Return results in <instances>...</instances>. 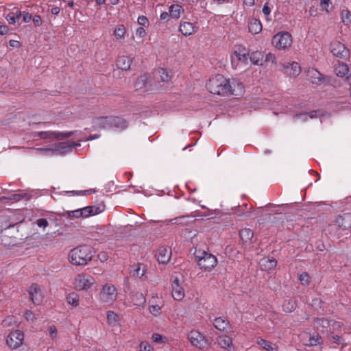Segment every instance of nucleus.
<instances>
[{
  "mask_svg": "<svg viewBox=\"0 0 351 351\" xmlns=\"http://www.w3.org/2000/svg\"><path fill=\"white\" fill-rule=\"evenodd\" d=\"M315 327L318 329L324 332L325 328H330V330H331V327L332 329H335V323L334 322H329L328 320L322 318L317 319L315 323Z\"/></svg>",
  "mask_w": 351,
  "mask_h": 351,
  "instance_id": "26",
  "label": "nucleus"
},
{
  "mask_svg": "<svg viewBox=\"0 0 351 351\" xmlns=\"http://www.w3.org/2000/svg\"><path fill=\"white\" fill-rule=\"evenodd\" d=\"M29 293L32 301L34 304H39L42 300V294L40 289L37 285H32L29 291Z\"/></svg>",
  "mask_w": 351,
  "mask_h": 351,
  "instance_id": "19",
  "label": "nucleus"
},
{
  "mask_svg": "<svg viewBox=\"0 0 351 351\" xmlns=\"http://www.w3.org/2000/svg\"><path fill=\"white\" fill-rule=\"evenodd\" d=\"M331 226L341 228L343 230L349 228L351 227V214L346 213L343 215H340L336 218L333 223L330 225Z\"/></svg>",
  "mask_w": 351,
  "mask_h": 351,
  "instance_id": "14",
  "label": "nucleus"
},
{
  "mask_svg": "<svg viewBox=\"0 0 351 351\" xmlns=\"http://www.w3.org/2000/svg\"><path fill=\"white\" fill-rule=\"evenodd\" d=\"M125 34L126 29L123 25H119L115 27L114 30V35L117 39H123L125 38Z\"/></svg>",
  "mask_w": 351,
  "mask_h": 351,
  "instance_id": "38",
  "label": "nucleus"
},
{
  "mask_svg": "<svg viewBox=\"0 0 351 351\" xmlns=\"http://www.w3.org/2000/svg\"><path fill=\"white\" fill-rule=\"evenodd\" d=\"M320 115V112L319 111H313L309 113H304L297 114L295 117V119L296 121L303 122L307 121L308 119H313V117H317Z\"/></svg>",
  "mask_w": 351,
  "mask_h": 351,
  "instance_id": "32",
  "label": "nucleus"
},
{
  "mask_svg": "<svg viewBox=\"0 0 351 351\" xmlns=\"http://www.w3.org/2000/svg\"><path fill=\"white\" fill-rule=\"evenodd\" d=\"M197 29V27H196L195 25H193V23L189 22L181 23L180 25V31L185 36L192 35L196 32Z\"/></svg>",
  "mask_w": 351,
  "mask_h": 351,
  "instance_id": "22",
  "label": "nucleus"
},
{
  "mask_svg": "<svg viewBox=\"0 0 351 351\" xmlns=\"http://www.w3.org/2000/svg\"><path fill=\"white\" fill-rule=\"evenodd\" d=\"M322 341L321 337L318 335H309L308 341L305 342L306 345L309 346H316Z\"/></svg>",
  "mask_w": 351,
  "mask_h": 351,
  "instance_id": "43",
  "label": "nucleus"
},
{
  "mask_svg": "<svg viewBox=\"0 0 351 351\" xmlns=\"http://www.w3.org/2000/svg\"><path fill=\"white\" fill-rule=\"evenodd\" d=\"M32 19L36 27H40L42 25V19L39 15H34Z\"/></svg>",
  "mask_w": 351,
  "mask_h": 351,
  "instance_id": "57",
  "label": "nucleus"
},
{
  "mask_svg": "<svg viewBox=\"0 0 351 351\" xmlns=\"http://www.w3.org/2000/svg\"><path fill=\"white\" fill-rule=\"evenodd\" d=\"M5 18L10 24L14 25L19 22L21 18V11L19 10H16L10 12L7 14Z\"/></svg>",
  "mask_w": 351,
  "mask_h": 351,
  "instance_id": "34",
  "label": "nucleus"
},
{
  "mask_svg": "<svg viewBox=\"0 0 351 351\" xmlns=\"http://www.w3.org/2000/svg\"><path fill=\"white\" fill-rule=\"evenodd\" d=\"M9 44L12 47H20V43L17 40H10L9 42Z\"/></svg>",
  "mask_w": 351,
  "mask_h": 351,
  "instance_id": "64",
  "label": "nucleus"
},
{
  "mask_svg": "<svg viewBox=\"0 0 351 351\" xmlns=\"http://www.w3.org/2000/svg\"><path fill=\"white\" fill-rule=\"evenodd\" d=\"M38 227L45 228L48 226L49 223L45 219H38L36 221Z\"/></svg>",
  "mask_w": 351,
  "mask_h": 351,
  "instance_id": "55",
  "label": "nucleus"
},
{
  "mask_svg": "<svg viewBox=\"0 0 351 351\" xmlns=\"http://www.w3.org/2000/svg\"><path fill=\"white\" fill-rule=\"evenodd\" d=\"M188 339L193 346L202 350L210 344L208 339L197 330H191L188 335Z\"/></svg>",
  "mask_w": 351,
  "mask_h": 351,
  "instance_id": "8",
  "label": "nucleus"
},
{
  "mask_svg": "<svg viewBox=\"0 0 351 351\" xmlns=\"http://www.w3.org/2000/svg\"><path fill=\"white\" fill-rule=\"evenodd\" d=\"M307 76L313 84H319L323 81L322 75L316 69H308L306 71Z\"/></svg>",
  "mask_w": 351,
  "mask_h": 351,
  "instance_id": "23",
  "label": "nucleus"
},
{
  "mask_svg": "<svg viewBox=\"0 0 351 351\" xmlns=\"http://www.w3.org/2000/svg\"><path fill=\"white\" fill-rule=\"evenodd\" d=\"M24 317L27 321L33 322L36 319L35 316L32 311L27 310L24 313Z\"/></svg>",
  "mask_w": 351,
  "mask_h": 351,
  "instance_id": "53",
  "label": "nucleus"
},
{
  "mask_svg": "<svg viewBox=\"0 0 351 351\" xmlns=\"http://www.w3.org/2000/svg\"><path fill=\"white\" fill-rule=\"evenodd\" d=\"M91 247L80 245L71 250L69 254V260L73 265H85L92 259Z\"/></svg>",
  "mask_w": 351,
  "mask_h": 351,
  "instance_id": "2",
  "label": "nucleus"
},
{
  "mask_svg": "<svg viewBox=\"0 0 351 351\" xmlns=\"http://www.w3.org/2000/svg\"><path fill=\"white\" fill-rule=\"evenodd\" d=\"M261 267L264 270H270L276 266V261L274 258H263L260 262Z\"/></svg>",
  "mask_w": 351,
  "mask_h": 351,
  "instance_id": "31",
  "label": "nucleus"
},
{
  "mask_svg": "<svg viewBox=\"0 0 351 351\" xmlns=\"http://www.w3.org/2000/svg\"><path fill=\"white\" fill-rule=\"evenodd\" d=\"M138 23L141 25L145 26L148 24V19L145 16H141L138 18Z\"/></svg>",
  "mask_w": 351,
  "mask_h": 351,
  "instance_id": "59",
  "label": "nucleus"
},
{
  "mask_svg": "<svg viewBox=\"0 0 351 351\" xmlns=\"http://www.w3.org/2000/svg\"><path fill=\"white\" fill-rule=\"evenodd\" d=\"M24 334L19 330L11 332L7 339L6 343L12 349L19 348L23 343Z\"/></svg>",
  "mask_w": 351,
  "mask_h": 351,
  "instance_id": "9",
  "label": "nucleus"
},
{
  "mask_svg": "<svg viewBox=\"0 0 351 351\" xmlns=\"http://www.w3.org/2000/svg\"><path fill=\"white\" fill-rule=\"evenodd\" d=\"M183 277L176 274L172 277V297L176 300H182L185 296Z\"/></svg>",
  "mask_w": 351,
  "mask_h": 351,
  "instance_id": "7",
  "label": "nucleus"
},
{
  "mask_svg": "<svg viewBox=\"0 0 351 351\" xmlns=\"http://www.w3.org/2000/svg\"><path fill=\"white\" fill-rule=\"evenodd\" d=\"M21 17L23 18V21L25 23H29L32 18V16L30 13L26 11L21 12Z\"/></svg>",
  "mask_w": 351,
  "mask_h": 351,
  "instance_id": "48",
  "label": "nucleus"
},
{
  "mask_svg": "<svg viewBox=\"0 0 351 351\" xmlns=\"http://www.w3.org/2000/svg\"><path fill=\"white\" fill-rule=\"evenodd\" d=\"M164 306V301L158 296H153L149 300V311L153 315L157 317L161 313V309Z\"/></svg>",
  "mask_w": 351,
  "mask_h": 351,
  "instance_id": "13",
  "label": "nucleus"
},
{
  "mask_svg": "<svg viewBox=\"0 0 351 351\" xmlns=\"http://www.w3.org/2000/svg\"><path fill=\"white\" fill-rule=\"evenodd\" d=\"M270 12H271L270 8L268 7V5H267V4H265V5H264L263 8V14H264L266 16H269V15Z\"/></svg>",
  "mask_w": 351,
  "mask_h": 351,
  "instance_id": "63",
  "label": "nucleus"
},
{
  "mask_svg": "<svg viewBox=\"0 0 351 351\" xmlns=\"http://www.w3.org/2000/svg\"><path fill=\"white\" fill-rule=\"evenodd\" d=\"M68 216L69 217H75L78 218L80 217H83V214L81 209H77L75 210L70 211L68 213Z\"/></svg>",
  "mask_w": 351,
  "mask_h": 351,
  "instance_id": "49",
  "label": "nucleus"
},
{
  "mask_svg": "<svg viewBox=\"0 0 351 351\" xmlns=\"http://www.w3.org/2000/svg\"><path fill=\"white\" fill-rule=\"evenodd\" d=\"M49 334L51 337L52 339H55L57 335V328L54 326H51L49 328Z\"/></svg>",
  "mask_w": 351,
  "mask_h": 351,
  "instance_id": "58",
  "label": "nucleus"
},
{
  "mask_svg": "<svg viewBox=\"0 0 351 351\" xmlns=\"http://www.w3.org/2000/svg\"><path fill=\"white\" fill-rule=\"evenodd\" d=\"M171 17L170 16V12H164L162 13H161L160 16V18L162 21H168L169 20V18Z\"/></svg>",
  "mask_w": 351,
  "mask_h": 351,
  "instance_id": "60",
  "label": "nucleus"
},
{
  "mask_svg": "<svg viewBox=\"0 0 351 351\" xmlns=\"http://www.w3.org/2000/svg\"><path fill=\"white\" fill-rule=\"evenodd\" d=\"M145 35H146V32H145V30L144 29V28L138 27L136 29V36L138 38L143 39L145 36Z\"/></svg>",
  "mask_w": 351,
  "mask_h": 351,
  "instance_id": "54",
  "label": "nucleus"
},
{
  "mask_svg": "<svg viewBox=\"0 0 351 351\" xmlns=\"http://www.w3.org/2000/svg\"><path fill=\"white\" fill-rule=\"evenodd\" d=\"M152 339L154 343H162L166 341V338L158 333L153 334Z\"/></svg>",
  "mask_w": 351,
  "mask_h": 351,
  "instance_id": "46",
  "label": "nucleus"
},
{
  "mask_svg": "<svg viewBox=\"0 0 351 351\" xmlns=\"http://www.w3.org/2000/svg\"><path fill=\"white\" fill-rule=\"evenodd\" d=\"M330 4V0H320L321 8L327 12L328 11V8H329Z\"/></svg>",
  "mask_w": 351,
  "mask_h": 351,
  "instance_id": "56",
  "label": "nucleus"
},
{
  "mask_svg": "<svg viewBox=\"0 0 351 351\" xmlns=\"http://www.w3.org/2000/svg\"><path fill=\"white\" fill-rule=\"evenodd\" d=\"M171 256V250L167 247H161L158 249L156 258L158 263L162 264L167 263Z\"/></svg>",
  "mask_w": 351,
  "mask_h": 351,
  "instance_id": "16",
  "label": "nucleus"
},
{
  "mask_svg": "<svg viewBox=\"0 0 351 351\" xmlns=\"http://www.w3.org/2000/svg\"><path fill=\"white\" fill-rule=\"evenodd\" d=\"M250 60L253 64L263 65L265 63L264 54L262 51H256L250 54Z\"/></svg>",
  "mask_w": 351,
  "mask_h": 351,
  "instance_id": "28",
  "label": "nucleus"
},
{
  "mask_svg": "<svg viewBox=\"0 0 351 351\" xmlns=\"http://www.w3.org/2000/svg\"><path fill=\"white\" fill-rule=\"evenodd\" d=\"M132 59L128 56H121L117 58V66L119 69L128 71L130 69Z\"/></svg>",
  "mask_w": 351,
  "mask_h": 351,
  "instance_id": "20",
  "label": "nucleus"
},
{
  "mask_svg": "<svg viewBox=\"0 0 351 351\" xmlns=\"http://www.w3.org/2000/svg\"><path fill=\"white\" fill-rule=\"evenodd\" d=\"M30 197H31V195L29 193H25V192H19V193L12 194V195H10L9 199L10 200L17 202L22 199H29Z\"/></svg>",
  "mask_w": 351,
  "mask_h": 351,
  "instance_id": "42",
  "label": "nucleus"
},
{
  "mask_svg": "<svg viewBox=\"0 0 351 351\" xmlns=\"http://www.w3.org/2000/svg\"><path fill=\"white\" fill-rule=\"evenodd\" d=\"M95 129H110L112 127L111 117H99L93 120Z\"/></svg>",
  "mask_w": 351,
  "mask_h": 351,
  "instance_id": "17",
  "label": "nucleus"
},
{
  "mask_svg": "<svg viewBox=\"0 0 351 351\" xmlns=\"http://www.w3.org/2000/svg\"><path fill=\"white\" fill-rule=\"evenodd\" d=\"M73 134V132H40L38 136L42 139H47L49 141H59L70 137Z\"/></svg>",
  "mask_w": 351,
  "mask_h": 351,
  "instance_id": "11",
  "label": "nucleus"
},
{
  "mask_svg": "<svg viewBox=\"0 0 351 351\" xmlns=\"http://www.w3.org/2000/svg\"><path fill=\"white\" fill-rule=\"evenodd\" d=\"M213 324L216 329L220 331H226L229 328V322L225 317H216L213 320Z\"/></svg>",
  "mask_w": 351,
  "mask_h": 351,
  "instance_id": "24",
  "label": "nucleus"
},
{
  "mask_svg": "<svg viewBox=\"0 0 351 351\" xmlns=\"http://www.w3.org/2000/svg\"><path fill=\"white\" fill-rule=\"evenodd\" d=\"M195 257L200 269L205 271H210L217 263L215 256L205 251L196 252Z\"/></svg>",
  "mask_w": 351,
  "mask_h": 351,
  "instance_id": "4",
  "label": "nucleus"
},
{
  "mask_svg": "<svg viewBox=\"0 0 351 351\" xmlns=\"http://www.w3.org/2000/svg\"><path fill=\"white\" fill-rule=\"evenodd\" d=\"M248 29L252 34H257L262 30V24L259 20L252 18L248 21Z\"/></svg>",
  "mask_w": 351,
  "mask_h": 351,
  "instance_id": "25",
  "label": "nucleus"
},
{
  "mask_svg": "<svg viewBox=\"0 0 351 351\" xmlns=\"http://www.w3.org/2000/svg\"><path fill=\"white\" fill-rule=\"evenodd\" d=\"M66 300L69 304H71L74 307H76L79 305V303H80L79 295L75 292L69 293L66 295Z\"/></svg>",
  "mask_w": 351,
  "mask_h": 351,
  "instance_id": "37",
  "label": "nucleus"
},
{
  "mask_svg": "<svg viewBox=\"0 0 351 351\" xmlns=\"http://www.w3.org/2000/svg\"><path fill=\"white\" fill-rule=\"evenodd\" d=\"M153 77L156 83H167L171 80V76L166 69L159 68L154 71Z\"/></svg>",
  "mask_w": 351,
  "mask_h": 351,
  "instance_id": "15",
  "label": "nucleus"
},
{
  "mask_svg": "<svg viewBox=\"0 0 351 351\" xmlns=\"http://www.w3.org/2000/svg\"><path fill=\"white\" fill-rule=\"evenodd\" d=\"M111 121L112 127L123 129L128 125L126 121L120 117H111Z\"/></svg>",
  "mask_w": 351,
  "mask_h": 351,
  "instance_id": "41",
  "label": "nucleus"
},
{
  "mask_svg": "<svg viewBox=\"0 0 351 351\" xmlns=\"http://www.w3.org/2000/svg\"><path fill=\"white\" fill-rule=\"evenodd\" d=\"M107 322L111 326H119V319L118 315L113 311L107 312Z\"/></svg>",
  "mask_w": 351,
  "mask_h": 351,
  "instance_id": "35",
  "label": "nucleus"
},
{
  "mask_svg": "<svg viewBox=\"0 0 351 351\" xmlns=\"http://www.w3.org/2000/svg\"><path fill=\"white\" fill-rule=\"evenodd\" d=\"M232 62L238 61L243 64H247L248 60L247 51L243 46H235L231 55Z\"/></svg>",
  "mask_w": 351,
  "mask_h": 351,
  "instance_id": "12",
  "label": "nucleus"
},
{
  "mask_svg": "<svg viewBox=\"0 0 351 351\" xmlns=\"http://www.w3.org/2000/svg\"><path fill=\"white\" fill-rule=\"evenodd\" d=\"M139 348L140 351H154V348L147 342H141Z\"/></svg>",
  "mask_w": 351,
  "mask_h": 351,
  "instance_id": "47",
  "label": "nucleus"
},
{
  "mask_svg": "<svg viewBox=\"0 0 351 351\" xmlns=\"http://www.w3.org/2000/svg\"><path fill=\"white\" fill-rule=\"evenodd\" d=\"M271 43L277 49L286 50L292 45V37L288 32H279L273 37Z\"/></svg>",
  "mask_w": 351,
  "mask_h": 351,
  "instance_id": "6",
  "label": "nucleus"
},
{
  "mask_svg": "<svg viewBox=\"0 0 351 351\" xmlns=\"http://www.w3.org/2000/svg\"><path fill=\"white\" fill-rule=\"evenodd\" d=\"M282 66L286 69V72L292 77H297L301 73V67L298 62L283 63Z\"/></svg>",
  "mask_w": 351,
  "mask_h": 351,
  "instance_id": "18",
  "label": "nucleus"
},
{
  "mask_svg": "<svg viewBox=\"0 0 351 351\" xmlns=\"http://www.w3.org/2000/svg\"><path fill=\"white\" fill-rule=\"evenodd\" d=\"M131 302L138 306H143L146 302V299L144 295L141 292H134L131 295Z\"/></svg>",
  "mask_w": 351,
  "mask_h": 351,
  "instance_id": "27",
  "label": "nucleus"
},
{
  "mask_svg": "<svg viewBox=\"0 0 351 351\" xmlns=\"http://www.w3.org/2000/svg\"><path fill=\"white\" fill-rule=\"evenodd\" d=\"M99 298L102 303L108 306L112 305L117 298L116 287L111 284L104 285L99 293Z\"/></svg>",
  "mask_w": 351,
  "mask_h": 351,
  "instance_id": "5",
  "label": "nucleus"
},
{
  "mask_svg": "<svg viewBox=\"0 0 351 351\" xmlns=\"http://www.w3.org/2000/svg\"><path fill=\"white\" fill-rule=\"evenodd\" d=\"M264 60H265V62H271L272 64H276V56L271 53H268L266 55L265 58L264 57Z\"/></svg>",
  "mask_w": 351,
  "mask_h": 351,
  "instance_id": "51",
  "label": "nucleus"
},
{
  "mask_svg": "<svg viewBox=\"0 0 351 351\" xmlns=\"http://www.w3.org/2000/svg\"><path fill=\"white\" fill-rule=\"evenodd\" d=\"M342 22L348 25L351 23V13L347 10H343L341 14Z\"/></svg>",
  "mask_w": 351,
  "mask_h": 351,
  "instance_id": "45",
  "label": "nucleus"
},
{
  "mask_svg": "<svg viewBox=\"0 0 351 351\" xmlns=\"http://www.w3.org/2000/svg\"><path fill=\"white\" fill-rule=\"evenodd\" d=\"M83 217H87L90 215H94L98 214L100 211L98 208L95 206H86L83 208H81Z\"/></svg>",
  "mask_w": 351,
  "mask_h": 351,
  "instance_id": "40",
  "label": "nucleus"
},
{
  "mask_svg": "<svg viewBox=\"0 0 351 351\" xmlns=\"http://www.w3.org/2000/svg\"><path fill=\"white\" fill-rule=\"evenodd\" d=\"M66 147L62 144L60 143L58 145H54V147L51 148H39L36 149V151L41 153L43 155H52L57 152H61L62 150L64 149Z\"/></svg>",
  "mask_w": 351,
  "mask_h": 351,
  "instance_id": "21",
  "label": "nucleus"
},
{
  "mask_svg": "<svg viewBox=\"0 0 351 351\" xmlns=\"http://www.w3.org/2000/svg\"><path fill=\"white\" fill-rule=\"evenodd\" d=\"M240 237L243 243H250L253 237V232L248 228L242 229L240 231Z\"/></svg>",
  "mask_w": 351,
  "mask_h": 351,
  "instance_id": "36",
  "label": "nucleus"
},
{
  "mask_svg": "<svg viewBox=\"0 0 351 351\" xmlns=\"http://www.w3.org/2000/svg\"><path fill=\"white\" fill-rule=\"evenodd\" d=\"M257 343L267 351H274L276 350V348L271 345L270 342L267 341L265 339H258Z\"/></svg>",
  "mask_w": 351,
  "mask_h": 351,
  "instance_id": "44",
  "label": "nucleus"
},
{
  "mask_svg": "<svg viewBox=\"0 0 351 351\" xmlns=\"http://www.w3.org/2000/svg\"><path fill=\"white\" fill-rule=\"evenodd\" d=\"M131 274L133 276L141 278L145 274V267L143 266L142 267V265L139 264L134 265L133 269L131 271Z\"/></svg>",
  "mask_w": 351,
  "mask_h": 351,
  "instance_id": "39",
  "label": "nucleus"
},
{
  "mask_svg": "<svg viewBox=\"0 0 351 351\" xmlns=\"http://www.w3.org/2000/svg\"><path fill=\"white\" fill-rule=\"evenodd\" d=\"M349 71L347 64L344 63H338L335 67V73L339 77H345Z\"/></svg>",
  "mask_w": 351,
  "mask_h": 351,
  "instance_id": "33",
  "label": "nucleus"
},
{
  "mask_svg": "<svg viewBox=\"0 0 351 351\" xmlns=\"http://www.w3.org/2000/svg\"><path fill=\"white\" fill-rule=\"evenodd\" d=\"M217 345L223 349H230L232 347V339L226 335L219 336L217 339Z\"/></svg>",
  "mask_w": 351,
  "mask_h": 351,
  "instance_id": "30",
  "label": "nucleus"
},
{
  "mask_svg": "<svg viewBox=\"0 0 351 351\" xmlns=\"http://www.w3.org/2000/svg\"><path fill=\"white\" fill-rule=\"evenodd\" d=\"M206 86L210 93L221 96H239L244 93L241 82L235 79L230 80L221 75L210 79Z\"/></svg>",
  "mask_w": 351,
  "mask_h": 351,
  "instance_id": "1",
  "label": "nucleus"
},
{
  "mask_svg": "<svg viewBox=\"0 0 351 351\" xmlns=\"http://www.w3.org/2000/svg\"><path fill=\"white\" fill-rule=\"evenodd\" d=\"M60 12V8H59L58 5H55V6H53V7L51 8V14H53V15H58V14H59Z\"/></svg>",
  "mask_w": 351,
  "mask_h": 351,
  "instance_id": "62",
  "label": "nucleus"
},
{
  "mask_svg": "<svg viewBox=\"0 0 351 351\" xmlns=\"http://www.w3.org/2000/svg\"><path fill=\"white\" fill-rule=\"evenodd\" d=\"M330 50L334 56L344 59L349 56V51L345 45L338 40L332 41L330 45Z\"/></svg>",
  "mask_w": 351,
  "mask_h": 351,
  "instance_id": "10",
  "label": "nucleus"
},
{
  "mask_svg": "<svg viewBox=\"0 0 351 351\" xmlns=\"http://www.w3.org/2000/svg\"><path fill=\"white\" fill-rule=\"evenodd\" d=\"M8 27L6 25H0V34L5 35L8 32Z\"/></svg>",
  "mask_w": 351,
  "mask_h": 351,
  "instance_id": "61",
  "label": "nucleus"
},
{
  "mask_svg": "<svg viewBox=\"0 0 351 351\" xmlns=\"http://www.w3.org/2000/svg\"><path fill=\"white\" fill-rule=\"evenodd\" d=\"M169 12L172 19L178 20L181 14L184 12L183 8L179 4H173L170 5Z\"/></svg>",
  "mask_w": 351,
  "mask_h": 351,
  "instance_id": "29",
  "label": "nucleus"
},
{
  "mask_svg": "<svg viewBox=\"0 0 351 351\" xmlns=\"http://www.w3.org/2000/svg\"><path fill=\"white\" fill-rule=\"evenodd\" d=\"M295 308V304L293 302H288L283 305V309L287 312H291Z\"/></svg>",
  "mask_w": 351,
  "mask_h": 351,
  "instance_id": "52",
  "label": "nucleus"
},
{
  "mask_svg": "<svg viewBox=\"0 0 351 351\" xmlns=\"http://www.w3.org/2000/svg\"><path fill=\"white\" fill-rule=\"evenodd\" d=\"M72 285L77 291H89L96 287L97 282L90 274L81 273L73 278Z\"/></svg>",
  "mask_w": 351,
  "mask_h": 351,
  "instance_id": "3",
  "label": "nucleus"
},
{
  "mask_svg": "<svg viewBox=\"0 0 351 351\" xmlns=\"http://www.w3.org/2000/svg\"><path fill=\"white\" fill-rule=\"evenodd\" d=\"M299 279L302 285H308L310 278L307 273L304 272L300 274Z\"/></svg>",
  "mask_w": 351,
  "mask_h": 351,
  "instance_id": "50",
  "label": "nucleus"
}]
</instances>
